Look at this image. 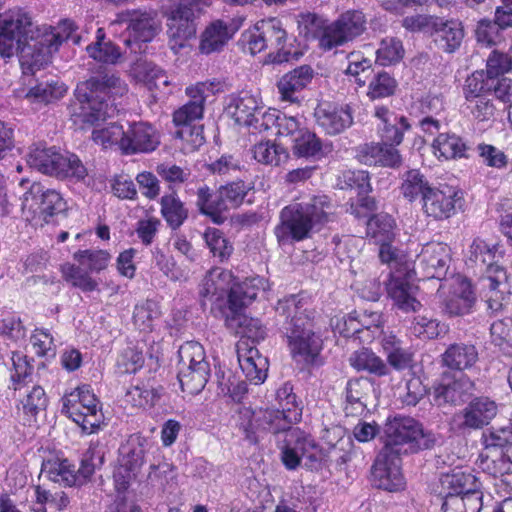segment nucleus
Instances as JSON below:
<instances>
[{"instance_id": "1", "label": "nucleus", "mask_w": 512, "mask_h": 512, "mask_svg": "<svg viewBox=\"0 0 512 512\" xmlns=\"http://www.w3.org/2000/svg\"><path fill=\"white\" fill-rule=\"evenodd\" d=\"M76 91L80 105L74 108V121L94 126L91 137L97 145L105 149L117 146L122 151L123 127L115 122L100 125L118 111L117 99L127 92V85L115 75H104L90 78Z\"/></svg>"}, {"instance_id": "2", "label": "nucleus", "mask_w": 512, "mask_h": 512, "mask_svg": "<svg viewBox=\"0 0 512 512\" xmlns=\"http://www.w3.org/2000/svg\"><path fill=\"white\" fill-rule=\"evenodd\" d=\"M281 409L254 411L250 407H239L233 416L235 427L251 444L258 443L265 433H279L290 430L291 425L299 422L302 407L293 392L290 383H284L276 392Z\"/></svg>"}, {"instance_id": "3", "label": "nucleus", "mask_w": 512, "mask_h": 512, "mask_svg": "<svg viewBox=\"0 0 512 512\" xmlns=\"http://www.w3.org/2000/svg\"><path fill=\"white\" fill-rule=\"evenodd\" d=\"M8 24V32L12 36L20 38V41L27 44L35 52V58L32 65L41 66L47 63L53 53L57 52L61 44L65 41H72L73 44L80 43V37L75 33L76 26L73 21L65 19L57 26H42L36 31V35H31L32 21L30 15L21 8H14L7 11L0 22V28H5Z\"/></svg>"}, {"instance_id": "4", "label": "nucleus", "mask_w": 512, "mask_h": 512, "mask_svg": "<svg viewBox=\"0 0 512 512\" xmlns=\"http://www.w3.org/2000/svg\"><path fill=\"white\" fill-rule=\"evenodd\" d=\"M331 202L324 194L309 195L282 208L274 232L280 244L303 241L329 221Z\"/></svg>"}, {"instance_id": "5", "label": "nucleus", "mask_w": 512, "mask_h": 512, "mask_svg": "<svg viewBox=\"0 0 512 512\" xmlns=\"http://www.w3.org/2000/svg\"><path fill=\"white\" fill-rule=\"evenodd\" d=\"M276 312L285 318L283 329L294 359L306 364L315 363L322 349V340L313 331L312 319L303 298L290 295L279 300Z\"/></svg>"}, {"instance_id": "6", "label": "nucleus", "mask_w": 512, "mask_h": 512, "mask_svg": "<svg viewBox=\"0 0 512 512\" xmlns=\"http://www.w3.org/2000/svg\"><path fill=\"white\" fill-rule=\"evenodd\" d=\"M497 247L481 238H475L469 246L466 265L482 276L483 287L487 289L486 302L492 312L502 309L509 301L507 274L497 264Z\"/></svg>"}, {"instance_id": "7", "label": "nucleus", "mask_w": 512, "mask_h": 512, "mask_svg": "<svg viewBox=\"0 0 512 512\" xmlns=\"http://www.w3.org/2000/svg\"><path fill=\"white\" fill-rule=\"evenodd\" d=\"M234 279L231 271L212 268L203 280L200 294L215 302H223L227 298L228 311L239 312L255 300L258 292L264 288V279L257 276L239 283H235Z\"/></svg>"}, {"instance_id": "8", "label": "nucleus", "mask_w": 512, "mask_h": 512, "mask_svg": "<svg viewBox=\"0 0 512 512\" xmlns=\"http://www.w3.org/2000/svg\"><path fill=\"white\" fill-rule=\"evenodd\" d=\"M26 161L31 168L59 179L81 181L87 176V169L77 155L63 154L55 147H47L44 143L31 145Z\"/></svg>"}, {"instance_id": "9", "label": "nucleus", "mask_w": 512, "mask_h": 512, "mask_svg": "<svg viewBox=\"0 0 512 512\" xmlns=\"http://www.w3.org/2000/svg\"><path fill=\"white\" fill-rule=\"evenodd\" d=\"M434 443V434L425 432L422 425L412 417L395 416L385 424L382 449L401 455L429 449Z\"/></svg>"}, {"instance_id": "10", "label": "nucleus", "mask_w": 512, "mask_h": 512, "mask_svg": "<svg viewBox=\"0 0 512 512\" xmlns=\"http://www.w3.org/2000/svg\"><path fill=\"white\" fill-rule=\"evenodd\" d=\"M61 404V413L81 427L84 433L97 432L104 422L100 401L89 385L66 391Z\"/></svg>"}, {"instance_id": "11", "label": "nucleus", "mask_w": 512, "mask_h": 512, "mask_svg": "<svg viewBox=\"0 0 512 512\" xmlns=\"http://www.w3.org/2000/svg\"><path fill=\"white\" fill-rule=\"evenodd\" d=\"M20 201L23 219L33 225L48 223L51 217L67 208L66 201L58 191L45 188L39 182L32 183Z\"/></svg>"}, {"instance_id": "12", "label": "nucleus", "mask_w": 512, "mask_h": 512, "mask_svg": "<svg viewBox=\"0 0 512 512\" xmlns=\"http://www.w3.org/2000/svg\"><path fill=\"white\" fill-rule=\"evenodd\" d=\"M250 190L251 186L242 180L222 185L214 195L204 185L198 188L197 205L201 213L209 216L214 223L221 224L226 219L224 213L240 206Z\"/></svg>"}, {"instance_id": "13", "label": "nucleus", "mask_w": 512, "mask_h": 512, "mask_svg": "<svg viewBox=\"0 0 512 512\" xmlns=\"http://www.w3.org/2000/svg\"><path fill=\"white\" fill-rule=\"evenodd\" d=\"M122 38L124 44L133 49V45L139 42H150L156 36L159 25L155 17L146 11L132 10L119 13L117 18L109 25V29L113 35Z\"/></svg>"}, {"instance_id": "14", "label": "nucleus", "mask_w": 512, "mask_h": 512, "mask_svg": "<svg viewBox=\"0 0 512 512\" xmlns=\"http://www.w3.org/2000/svg\"><path fill=\"white\" fill-rule=\"evenodd\" d=\"M366 24L367 20L362 11L348 10L335 21L323 26L319 36V45L324 50L341 46L363 34Z\"/></svg>"}, {"instance_id": "15", "label": "nucleus", "mask_w": 512, "mask_h": 512, "mask_svg": "<svg viewBox=\"0 0 512 512\" xmlns=\"http://www.w3.org/2000/svg\"><path fill=\"white\" fill-rule=\"evenodd\" d=\"M148 441L140 435H131L119 448L118 466L113 478L118 491H125L145 462Z\"/></svg>"}, {"instance_id": "16", "label": "nucleus", "mask_w": 512, "mask_h": 512, "mask_svg": "<svg viewBox=\"0 0 512 512\" xmlns=\"http://www.w3.org/2000/svg\"><path fill=\"white\" fill-rule=\"evenodd\" d=\"M212 0H181L179 5L171 12L169 18V34L172 48H184L186 41L195 37L196 24L194 18L202 10L211 5Z\"/></svg>"}, {"instance_id": "17", "label": "nucleus", "mask_w": 512, "mask_h": 512, "mask_svg": "<svg viewBox=\"0 0 512 512\" xmlns=\"http://www.w3.org/2000/svg\"><path fill=\"white\" fill-rule=\"evenodd\" d=\"M221 90L222 84L217 80L198 82L187 87L186 94L190 101L174 112V124L179 128L192 126L194 121L202 118L206 99Z\"/></svg>"}, {"instance_id": "18", "label": "nucleus", "mask_w": 512, "mask_h": 512, "mask_svg": "<svg viewBox=\"0 0 512 512\" xmlns=\"http://www.w3.org/2000/svg\"><path fill=\"white\" fill-rule=\"evenodd\" d=\"M461 199L462 193L457 187L439 184L426 191L422 209L427 217L435 220L448 219L456 213V207Z\"/></svg>"}, {"instance_id": "19", "label": "nucleus", "mask_w": 512, "mask_h": 512, "mask_svg": "<svg viewBox=\"0 0 512 512\" xmlns=\"http://www.w3.org/2000/svg\"><path fill=\"white\" fill-rule=\"evenodd\" d=\"M371 478L373 485L379 489L390 492L400 490L404 486L400 455L382 449L372 465Z\"/></svg>"}, {"instance_id": "20", "label": "nucleus", "mask_w": 512, "mask_h": 512, "mask_svg": "<svg viewBox=\"0 0 512 512\" xmlns=\"http://www.w3.org/2000/svg\"><path fill=\"white\" fill-rule=\"evenodd\" d=\"M497 414L494 401L479 397L471 401L462 411L455 414L452 424L458 430H476L488 425Z\"/></svg>"}, {"instance_id": "21", "label": "nucleus", "mask_w": 512, "mask_h": 512, "mask_svg": "<svg viewBox=\"0 0 512 512\" xmlns=\"http://www.w3.org/2000/svg\"><path fill=\"white\" fill-rule=\"evenodd\" d=\"M261 101L256 95L249 92H241L238 95H232L226 107L227 114L237 123L243 126H252L256 130V125L262 123Z\"/></svg>"}, {"instance_id": "22", "label": "nucleus", "mask_w": 512, "mask_h": 512, "mask_svg": "<svg viewBox=\"0 0 512 512\" xmlns=\"http://www.w3.org/2000/svg\"><path fill=\"white\" fill-rule=\"evenodd\" d=\"M18 391L17 413L23 420L24 424L31 425L37 420V416L46 411L49 398L45 390L40 385L15 386Z\"/></svg>"}, {"instance_id": "23", "label": "nucleus", "mask_w": 512, "mask_h": 512, "mask_svg": "<svg viewBox=\"0 0 512 512\" xmlns=\"http://www.w3.org/2000/svg\"><path fill=\"white\" fill-rule=\"evenodd\" d=\"M377 119V136L386 145L398 146L402 143L404 133L410 129L406 117L390 111L385 106H377L374 111Z\"/></svg>"}, {"instance_id": "24", "label": "nucleus", "mask_w": 512, "mask_h": 512, "mask_svg": "<svg viewBox=\"0 0 512 512\" xmlns=\"http://www.w3.org/2000/svg\"><path fill=\"white\" fill-rule=\"evenodd\" d=\"M315 450L316 445L310 437L299 430H290L282 447L281 459L288 470H295L303 458L316 461Z\"/></svg>"}, {"instance_id": "25", "label": "nucleus", "mask_w": 512, "mask_h": 512, "mask_svg": "<svg viewBox=\"0 0 512 512\" xmlns=\"http://www.w3.org/2000/svg\"><path fill=\"white\" fill-rule=\"evenodd\" d=\"M238 362L247 380L256 385L263 383L267 378L268 359L260 354L259 350L246 340L237 344Z\"/></svg>"}, {"instance_id": "26", "label": "nucleus", "mask_w": 512, "mask_h": 512, "mask_svg": "<svg viewBox=\"0 0 512 512\" xmlns=\"http://www.w3.org/2000/svg\"><path fill=\"white\" fill-rule=\"evenodd\" d=\"M159 143V136L152 125L146 122H134L125 131L122 152L124 154L147 153L154 151Z\"/></svg>"}, {"instance_id": "27", "label": "nucleus", "mask_w": 512, "mask_h": 512, "mask_svg": "<svg viewBox=\"0 0 512 512\" xmlns=\"http://www.w3.org/2000/svg\"><path fill=\"white\" fill-rule=\"evenodd\" d=\"M474 383L464 374L458 377H443L434 388V400L438 405L450 403L460 404L466 401L473 393Z\"/></svg>"}, {"instance_id": "28", "label": "nucleus", "mask_w": 512, "mask_h": 512, "mask_svg": "<svg viewBox=\"0 0 512 512\" xmlns=\"http://www.w3.org/2000/svg\"><path fill=\"white\" fill-rule=\"evenodd\" d=\"M317 124L329 135L343 132L353 123L349 105L321 104L315 110Z\"/></svg>"}, {"instance_id": "29", "label": "nucleus", "mask_w": 512, "mask_h": 512, "mask_svg": "<svg viewBox=\"0 0 512 512\" xmlns=\"http://www.w3.org/2000/svg\"><path fill=\"white\" fill-rule=\"evenodd\" d=\"M449 247L439 242L426 243L417 255L418 266L427 278H440L450 260Z\"/></svg>"}, {"instance_id": "30", "label": "nucleus", "mask_w": 512, "mask_h": 512, "mask_svg": "<svg viewBox=\"0 0 512 512\" xmlns=\"http://www.w3.org/2000/svg\"><path fill=\"white\" fill-rule=\"evenodd\" d=\"M271 125H275L277 135L280 137H288L292 142L306 127L305 118L300 115L288 116L279 113L276 110L265 111L262 115V123L256 125V130H268Z\"/></svg>"}, {"instance_id": "31", "label": "nucleus", "mask_w": 512, "mask_h": 512, "mask_svg": "<svg viewBox=\"0 0 512 512\" xmlns=\"http://www.w3.org/2000/svg\"><path fill=\"white\" fill-rule=\"evenodd\" d=\"M313 78V70L309 66H300L283 75L277 83V89L282 101L298 103L300 93L308 86Z\"/></svg>"}, {"instance_id": "32", "label": "nucleus", "mask_w": 512, "mask_h": 512, "mask_svg": "<svg viewBox=\"0 0 512 512\" xmlns=\"http://www.w3.org/2000/svg\"><path fill=\"white\" fill-rule=\"evenodd\" d=\"M234 22L216 20L206 27L201 35L199 49L203 54H211L222 50L238 30Z\"/></svg>"}, {"instance_id": "33", "label": "nucleus", "mask_w": 512, "mask_h": 512, "mask_svg": "<svg viewBox=\"0 0 512 512\" xmlns=\"http://www.w3.org/2000/svg\"><path fill=\"white\" fill-rule=\"evenodd\" d=\"M408 274H391L386 285L388 296L394 304L403 312H415L421 307V303L414 295V287L409 283Z\"/></svg>"}, {"instance_id": "34", "label": "nucleus", "mask_w": 512, "mask_h": 512, "mask_svg": "<svg viewBox=\"0 0 512 512\" xmlns=\"http://www.w3.org/2000/svg\"><path fill=\"white\" fill-rule=\"evenodd\" d=\"M432 36L443 51L452 53L458 49L464 38L462 23L458 20L435 19L432 23Z\"/></svg>"}, {"instance_id": "35", "label": "nucleus", "mask_w": 512, "mask_h": 512, "mask_svg": "<svg viewBox=\"0 0 512 512\" xmlns=\"http://www.w3.org/2000/svg\"><path fill=\"white\" fill-rule=\"evenodd\" d=\"M477 464L484 473L494 478L512 475V446H508L506 452L483 449Z\"/></svg>"}, {"instance_id": "36", "label": "nucleus", "mask_w": 512, "mask_h": 512, "mask_svg": "<svg viewBox=\"0 0 512 512\" xmlns=\"http://www.w3.org/2000/svg\"><path fill=\"white\" fill-rule=\"evenodd\" d=\"M41 474L48 480L63 486L82 484L75 466L65 458L53 457L43 461Z\"/></svg>"}, {"instance_id": "37", "label": "nucleus", "mask_w": 512, "mask_h": 512, "mask_svg": "<svg viewBox=\"0 0 512 512\" xmlns=\"http://www.w3.org/2000/svg\"><path fill=\"white\" fill-rule=\"evenodd\" d=\"M478 360V352L474 345L454 343L447 347L441 355L443 366L457 371L471 368Z\"/></svg>"}, {"instance_id": "38", "label": "nucleus", "mask_w": 512, "mask_h": 512, "mask_svg": "<svg viewBox=\"0 0 512 512\" xmlns=\"http://www.w3.org/2000/svg\"><path fill=\"white\" fill-rule=\"evenodd\" d=\"M210 364L193 367L191 365H179L178 380L182 391L196 395L206 386L210 377Z\"/></svg>"}, {"instance_id": "39", "label": "nucleus", "mask_w": 512, "mask_h": 512, "mask_svg": "<svg viewBox=\"0 0 512 512\" xmlns=\"http://www.w3.org/2000/svg\"><path fill=\"white\" fill-rule=\"evenodd\" d=\"M244 308L236 313L226 314V324L230 328L237 327L236 333L242 335L241 340L253 343L264 339L266 331L259 319L250 318L242 313Z\"/></svg>"}, {"instance_id": "40", "label": "nucleus", "mask_w": 512, "mask_h": 512, "mask_svg": "<svg viewBox=\"0 0 512 512\" xmlns=\"http://www.w3.org/2000/svg\"><path fill=\"white\" fill-rule=\"evenodd\" d=\"M135 77L150 91H159L162 94L169 93L170 81L165 71L160 67L148 63H138L134 68Z\"/></svg>"}, {"instance_id": "41", "label": "nucleus", "mask_w": 512, "mask_h": 512, "mask_svg": "<svg viewBox=\"0 0 512 512\" xmlns=\"http://www.w3.org/2000/svg\"><path fill=\"white\" fill-rule=\"evenodd\" d=\"M86 51L95 61L109 65L117 64L122 56L118 46L110 40H105V32L102 28L97 29L96 41L88 45Z\"/></svg>"}, {"instance_id": "42", "label": "nucleus", "mask_w": 512, "mask_h": 512, "mask_svg": "<svg viewBox=\"0 0 512 512\" xmlns=\"http://www.w3.org/2000/svg\"><path fill=\"white\" fill-rule=\"evenodd\" d=\"M69 503V497L64 491L51 492L36 486L33 490L31 508L34 512H47L48 508L61 511L66 509Z\"/></svg>"}, {"instance_id": "43", "label": "nucleus", "mask_w": 512, "mask_h": 512, "mask_svg": "<svg viewBox=\"0 0 512 512\" xmlns=\"http://www.w3.org/2000/svg\"><path fill=\"white\" fill-rule=\"evenodd\" d=\"M253 158L262 165L278 167L289 159L287 149L274 141H262L252 148Z\"/></svg>"}, {"instance_id": "44", "label": "nucleus", "mask_w": 512, "mask_h": 512, "mask_svg": "<svg viewBox=\"0 0 512 512\" xmlns=\"http://www.w3.org/2000/svg\"><path fill=\"white\" fill-rule=\"evenodd\" d=\"M368 385L362 379H350L345 389L344 411L347 416H361L366 411V390Z\"/></svg>"}, {"instance_id": "45", "label": "nucleus", "mask_w": 512, "mask_h": 512, "mask_svg": "<svg viewBox=\"0 0 512 512\" xmlns=\"http://www.w3.org/2000/svg\"><path fill=\"white\" fill-rule=\"evenodd\" d=\"M433 153L438 159L465 157L466 145L456 134L440 133L433 141Z\"/></svg>"}, {"instance_id": "46", "label": "nucleus", "mask_w": 512, "mask_h": 512, "mask_svg": "<svg viewBox=\"0 0 512 512\" xmlns=\"http://www.w3.org/2000/svg\"><path fill=\"white\" fill-rule=\"evenodd\" d=\"M441 486L446 491L445 495L462 496L467 492L474 491L476 487H481V483L470 472L454 471L442 476Z\"/></svg>"}, {"instance_id": "47", "label": "nucleus", "mask_w": 512, "mask_h": 512, "mask_svg": "<svg viewBox=\"0 0 512 512\" xmlns=\"http://www.w3.org/2000/svg\"><path fill=\"white\" fill-rule=\"evenodd\" d=\"M349 361L350 365L358 371H366L378 377L389 374L388 365L372 350L367 348L354 352Z\"/></svg>"}, {"instance_id": "48", "label": "nucleus", "mask_w": 512, "mask_h": 512, "mask_svg": "<svg viewBox=\"0 0 512 512\" xmlns=\"http://www.w3.org/2000/svg\"><path fill=\"white\" fill-rule=\"evenodd\" d=\"M292 150L294 155L301 158L320 159L324 156L321 139L308 128L292 141Z\"/></svg>"}, {"instance_id": "49", "label": "nucleus", "mask_w": 512, "mask_h": 512, "mask_svg": "<svg viewBox=\"0 0 512 512\" xmlns=\"http://www.w3.org/2000/svg\"><path fill=\"white\" fill-rule=\"evenodd\" d=\"M475 302V296L471 285L467 281H462L457 288L453 290L452 295L445 303V310L452 316L463 315L470 311Z\"/></svg>"}, {"instance_id": "50", "label": "nucleus", "mask_w": 512, "mask_h": 512, "mask_svg": "<svg viewBox=\"0 0 512 512\" xmlns=\"http://www.w3.org/2000/svg\"><path fill=\"white\" fill-rule=\"evenodd\" d=\"M394 228V219L388 214L380 213L369 218L366 234L374 239L376 243L382 244L394 239Z\"/></svg>"}, {"instance_id": "51", "label": "nucleus", "mask_w": 512, "mask_h": 512, "mask_svg": "<svg viewBox=\"0 0 512 512\" xmlns=\"http://www.w3.org/2000/svg\"><path fill=\"white\" fill-rule=\"evenodd\" d=\"M375 54V62L380 66L386 67L401 62L405 55V49L400 39L385 37L380 41Z\"/></svg>"}, {"instance_id": "52", "label": "nucleus", "mask_w": 512, "mask_h": 512, "mask_svg": "<svg viewBox=\"0 0 512 512\" xmlns=\"http://www.w3.org/2000/svg\"><path fill=\"white\" fill-rule=\"evenodd\" d=\"M431 188L426 177L417 169L409 170L403 176L401 192L409 201H414L418 196L423 200L424 194Z\"/></svg>"}, {"instance_id": "53", "label": "nucleus", "mask_w": 512, "mask_h": 512, "mask_svg": "<svg viewBox=\"0 0 512 512\" xmlns=\"http://www.w3.org/2000/svg\"><path fill=\"white\" fill-rule=\"evenodd\" d=\"M259 29H262V34L265 35L268 45L270 44L279 52L283 51L284 57L281 58L279 56L278 61H282L283 59L287 60L286 56L290 52L285 51L284 49L286 42V31L283 29L281 21L277 18L263 19L259 21Z\"/></svg>"}, {"instance_id": "54", "label": "nucleus", "mask_w": 512, "mask_h": 512, "mask_svg": "<svg viewBox=\"0 0 512 512\" xmlns=\"http://www.w3.org/2000/svg\"><path fill=\"white\" fill-rule=\"evenodd\" d=\"M161 213L172 229L179 228L188 216L183 202L173 194L161 198Z\"/></svg>"}, {"instance_id": "55", "label": "nucleus", "mask_w": 512, "mask_h": 512, "mask_svg": "<svg viewBox=\"0 0 512 512\" xmlns=\"http://www.w3.org/2000/svg\"><path fill=\"white\" fill-rule=\"evenodd\" d=\"M161 316L159 304L154 300H145L135 306L133 320L135 325L144 332L153 330L154 322Z\"/></svg>"}, {"instance_id": "56", "label": "nucleus", "mask_w": 512, "mask_h": 512, "mask_svg": "<svg viewBox=\"0 0 512 512\" xmlns=\"http://www.w3.org/2000/svg\"><path fill=\"white\" fill-rule=\"evenodd\" d=\"M67 92V87L60 81L40 83L32 87L26 94V98L33 102L50 103L62 98Z\"/></svg>"}, {"instance_id": "57", "label": "nucleus", "mask_w": 512, "mask_h": 512, "mask_svg": "<svg viewBox=\"0 0 512 512\" xmlns=\"http://www.w3.org/2000/svg\"><path fill=\"white\" fill-rule=\"evenodd\" d=\"M159 398L160 393L158 389L145 383L132 385L125 395L126 402L138 408L152 407Z\"/></svg>"}, {"instance_id": "58", "label": "nucleus", "mask_w": 512, "mask_h": 512, "mask_svg": "<svg viewBox=\"0 0 512 512\" xmlns=\"http://www.w3.org/2000/svg\"><path fill=\"white\" fill-rule=\"evenodd\" d=\"M494 86V80L483 71H475L469 76L463 88L465 100L488 96Z\"/></svg>"}, {"instance_id": "59", "label": "nucleus", "mask_w": 512, "mask_h": 512, "mask_svg": "<svg viewBox=\"0 0 512 512\" xmlns=\"http://www.w3.org/2000/svg\"><path fill=\"white\" fill-rule=\"evenodd\" d=\"M83 268L80 265L66 263L61 268L63 278L83 292H92L97 289L98 283L90 276L88 270Z\"/></svg>"}, {"instance_id": "60", "label": "nucleus", "mask_w": 512, "mask_h": 512, "mask_svg": "<svg viewBox=\"0 0 512 512\" xmlns=\"http://www.w3.org/2000/svg\"><path fill=\"white\" fill-rule=\"evenodd\" d=\"M73 258L88 272H100L108 266L111 255L106 250L86 249L75 252Z\"/></svg>"}, {"instance_id": "61", "label": "nucleus", "mask_w": 512, "mask_h": 512, "mask_svg": "<svg viewBox=\"0 0 512 512\" xmlns=\"http://www.w3.org/2000/svg\"><path fill=\"white\" fill-rule=\"evenodd\" d=\"M379 258L382 263L396 270L399 274H408L410 263L404 251L393 246L391 242L380 244Z\"/></svg>"}, {"instance_id": "62", "label": "nucleus", "mask_w": 512, "mask_h": 512, "mask_svg": "<svg viewBox=\"0 0 512 512\" xmlns=\"http://www.w3.org/2000/svg\"><path fill=\"white\" fill-rule=\"evenodd\" d=\"M337 185L340 189L356 190L358 196L368 194L372 189L369 174L363 170L343 171L338 177Z\"/></svg>"}, {"instance_id": "63", "label": "nucleus", "mask_w": 512, "mask_h": 512, "mask_svg": "<svg viewBox=\"0 0 512 512\" xmlns=\"http://www.w3.org/2000/svg\"><path fill=\"white\" fill-rule=\"evenodd\" d=\"M104 462V453L98 444L91 443L88 449L83 453L80 467L76 471L79 480L82 483L89 479L96 468H99Z\"/></svg>"}, {"instance_id": "64", "label": "nucleus", "mask_w": 512, "mask_h": 512, "mask_svg": "<svg viewBox=\"0 0 512 512\" xmlns=\"http://www.w3.org/2000/svg\"><path fill=\"white\" fill-rule=\"evenodd\" d=\"M204 239L212 255L220 261L227 260L231 256L233 246L220 230L208 228L204 233Z\"/></svg>"}]
</instances>
